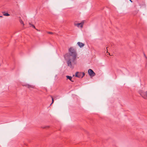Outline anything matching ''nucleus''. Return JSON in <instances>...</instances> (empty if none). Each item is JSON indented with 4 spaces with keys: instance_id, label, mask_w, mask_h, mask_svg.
<instances>
[{
    "instance_id": "obj_15",
    "label": "nucleus",
    "mask_w": 147,
    "mask_h": 147,
    "mask_svg": "<svg viewBox=\"0 0 147 147\" xmlns=\"http://www.w3.org/2000/svg\"><path fill=\"white\" fill-rule=\"evenodd\" d=\"M47 33L49 34H53V32H48Z\"/></svg>"
},
{
    "instance_id": "obj_18",
    "label": "nucleus",
    "mask_w": 147,
    "mask_h": 147,
    "mask_svg": "<svg viewBox=\"0 0 147 147\" xmlns=\"http://www.w3.org/2000/svg\"><path fill=\"white\" fill-rule=\"evenodd\" d=\"M144 56L145 57H146V58H147V57H146V56L145 55V54H144Z\"/></svg>"
},
{
    "instance_id": "obj_7",
    "label": "nucleus",
    "mask_w": 147,
    "mask_h": 147,
    "mask_svg": "<svg viewBox=\"0 0 147 147\" xmlns=\"http://www.w3.org/2000/svg\"><path fill=\"white\" fill-rule=\"evenodd\" d=\"M88 74H95V73L92 69H89L88 71Z\"/></svg>"
},
{
    "instance_id": "obj_14",
    "label": "nucleus",
    "mask_w": 147,
    "mask_h": 147,
    "mask_svg": "<svg viewBox=\"0 0 147 147\" xmlns=\"http://www.w3.org/2000/svg\"><path fill=\"white\" fill-rule=\"evenodd\" d=\"M108 48V47H107V55H111H111H110L109 53V52H108V49H107V48Z\"/></svg>"
},
{
    "instance_id": "obj_10",
    "label": "nucleus",
    "mask_w": 147,
    "mask_h": 147,
    "mask_svg": "<svg viewBox=\"0 0 147 147\" xmlns=\"http://www.w3.org/2000/svg\"><path fill=\"white\" fill-rule=\"evenodd\" d=\"M19 21H20V23L22 24H23V26H24V24L23 22L22 21V20L21 19H20Z\"/></svg>"
},
{
    "instance_id": "obj_19",
    "label": "nucleus",
    "mask_w": 147,
    "mask_h": 147,
    "mask_svg": "<svg viewBox=\"0 0 147 147\" xmlns=\"http://www.w3.org/2000/svg\"><path fill=\"white\" fill-rule=\"evenodd\" d=\"M130 1V2H132V1L131 0H129Z\"/></svg>"
},
{
    "instance_id": "obj_3",
    "label": "nucleus",
    "mask_w": 147,
    "mask_h": 147,
    "mask_svg": "<svg viewBox=\"0 0 147 147\" xmlns=\"http://www.w3.org/2000/svg\"><path fill=\"white\" fill-rule=\"evenodd\" d=\"M84 24L83 22H82L80 23L77 24H74V25L75 26H77L78 27H80L81 28H82L83 27V25Z\"/></svg>"
},
{
    "instance_id": "obj_17",
    "label": "nucleus",
    "mask_w": 147,
    "mask_h": 147,
    "mask_svg": "<svg viewBox=\"0 0 147 147\" xmlns=\"http://www.w3.org/2000/svg\"><path fill=\"white\" fill-rule=\"evenodd\" d=\"M75 74H79V72H76Z\"/></svg>"
},
{
    "instance_id": "obj_12",
    "label": "nucleus",
    "mask_w": 147,
    "mask_h": 147,
    "mask_svg": "<svg viewBox=\"0 0 147 147\" xmlns=\"http://www.w3.org/2000/svg\"><path fill=\"white\" fill-rule=\"evenodd\" d=\"M91 77H93L95 76V74H89Z\"/></svg>"
},
{
    "instance_id": "obj_11",
    "label": "nucleus",
    "mask_w": 147,
    "mask_h": 147,
    "mask_svg": "<svg viewBox=\"0 0 147 147\" xmlns=\"http://www.w3.org/2000/svg\"><path fill=\"white\" fill-rule=\"evenodd\" d=\"M29 24H30V25H31V26H32L33 27V28H34V29H36L35 27V26L34 25H33V24H31L30 23H29Z\"/></svg>"
},
{
    "instance_id": "obj_13",
    "label": "nucleus",
    "mask_w": 147,
    "mask_h": 147,
    "mask_svg": "<svg viewBox=\"0 0 147 147\" xmlns=\"http://www.w3.org/2000/svg\"><path fill=\"white\" fill-rule=\"evenodd\" d=\"M51 98H52V103L50 105H51V104L53 102H54V100H53V97L52 96H51Z\"/></svg>"
},
{
    "instance_id": "obj_4",
    "label": "nucleus",
    "mask_w": 147,
    "mask_h": 147,
    "mask_svg": "<svg viewBox=\"0 0 147 147\" xmlns=\"http://www.w3.org/2000/svg\"><path fill=\"white\" fill-rule=\"evenodd\" d=\"M23 86L27 87L28 88L30 89V88H35V86L32 85H29L28 84H25Z\"/></svg>"
},
{
    "instance_id": "obj_20",
    "label": "nucleus",
    "mask_w": 147,
    "mask_h": 147,
    "mask_svg": "<svg viewBox=\"0 0 147 147\" xmlns=\"http://www.w3.org/2000/svg\"><path fill=\"white\" fill-rule=\"evenodd\" d=\"M3 16H0V18H2Z\"/></svg>"
},
{
    "instance_id": "obj_9",
    "label": "nucleus",
    "mask_w": 147,
    "mask_h": 147,
    "mask_svg": "<svg viewBox=\"0 0 147 147\" xmlns=\"http://www.w3.org/2000/svg\"><path fill=\"white\" fill-rule=\"evenodd\" d=\"M3 15L4 16H9L10 15L7 13H5L4 12H2Z\"/></svg>"
},
{
    "instance_id": "obj_16",
    "label": "nucleus",
    "mask_w": 147,
    "mask_h": 147,
    "mask_svg": "<svg viewBox=\"0 0 147 147\" xmlns=\"http://www.w3.org/2000/svg\"><path fill=\"white\" fill-rule=\"evenodd\" d=\"M57 98L56 97H55V98H56V99H57V98H59V96H57Z\"/></svg>"
},
{
    "instance_id": "obj_8",
    "label": "nucleus",
    "mask_w": 147,
    "mask_h": 147,
    "mask_svg": "<svg viewBox=\"0 0 147 147\" xmlns=\"http://www.w3.org/2000/svg\"><path fill=\"white\" fill-rule=\"evenodd\" d=\"M66 77L67 79H68L70 80L71 81L73 82V81L72 80V77H71V76H66Z\"/></svg>"
},
{
    "instance_id": "obj_5",
    "label": "nucleus",
    "mask_w": 147,
    "mask_h": 147,
    "mask_svg": "<svg viewBox=\"0 0 147 147\" xmlns=\"http://www.w3.org/2000/svg\"><path fill=\"white\" fill-rule=\"evenodd\" d=\"M85 74H75V76L79 78H83L85 75Z\"/></svg>"
},
{
    "instance_id": "obj_6",
    "label": "nucleus",
    "mask_w": 147,
    "mask_h": 147,
    "mask_svg": "<svg viewBox=\"0 0 147 147\" xmlns=\"http://www.w3.org/2000/svg\"><path fill=\"white\" fill-rule=\"evenodd\" d=\"M77 44L80 47H83L84 44L80 42H78L77 43Z\"/></svg>"
},
{
    "instance_id": "obj_2",
    "label": "nucleus",
    "mask_w": 147,
    "mask_h": 147,
    "mask_svg": "<svg viewBox=\"0 0 147 147\" xmlns=\"http://www.w3.org/2000/svg\"><path fill=\"white\" fill-rule=\"evenodd\" d=\"M141 95L144 99H147V91L142 92Z\"/></svg>"
},
{
    "instance_id": "obj_21",
    "label": "nucleus",
    "mask_w": 147,
    "mask_h": 147,
    "mask_svg": "<svg viewBox=\"0 0 147 147\" xmlns=\"http://www.w3.org/2000/svg\"><path fill=\"white\" fill-rule=\"evenodd\" d=\"M82 74H85V72H83Z\"/></svg>"
},
{
    "instance_id": "obj_1",
    "label": "nucleus",
    "mask_w": 147,
    "mask_h": 147,
    "mask_svg": "<svg viewBox=\"0 0 147 147\" xmlns=\"http://www.w3.org/2000/svg\"><path fill=\"white\" fill-rule=\"evenodd\" d=\"M68 51L69 53L65 54L64 56L67 61V66L73 69L76 63L77 54L76 50L72 47L70 48Z\"/></svg>"
}]
</instances>
